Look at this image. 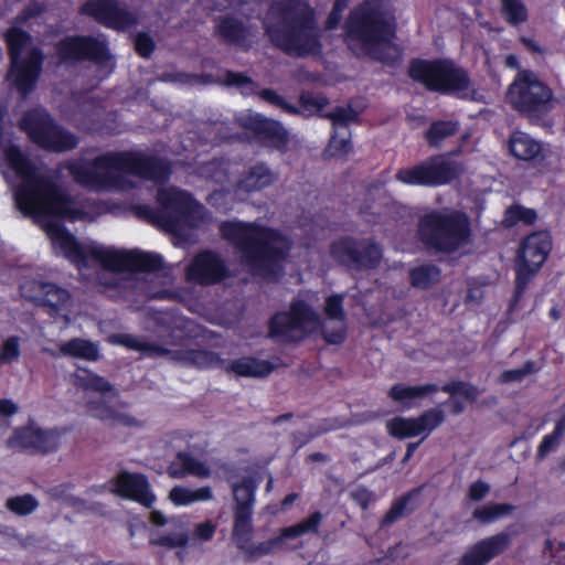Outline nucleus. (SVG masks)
Listing matches in <instances>:
<instances>
[{"label":"nucleus","instance_id":"f257e3e1","mask_svg":"<svg viewBox=\"0 0 565 565\" xmlns=\"http://www.w3.org/2000/svg\"><path fill=\"white\" fill-rule=\"evenodd\" d=\"M67 169L76 182L94 190L149 189L148 182L159 184L169 174L167 164L136 152H110L93 162L75 160Z\"/></svg>","mask_w":565,"mask_h":565},{"label":"nucleus","instance_id":"f03ea898","mask_svg":"<svg viewBox=\"0 0 565 565\" xmlns=\"http://www.w3.org/2000/svg\"><path fill=\"white\" fill-rule=\"evenodd\" d=\"M347 41L358 55L394 63L401 49L394 42L395 22L386 0H367L355 9L347 24Z\"/></svg>","mask_w":565,"mask_h":565},{"label":"nucleus","instance_id":"7ed1b4c3","mask_svg":"<svg viewBox=\"0 0 565 565\" xmlns=\"http://www.w3.org/2000/svg\"><path fill=\"white\" fill-rule=\"evenodd\" d=\"M221 232L238 249L250 271L264 278L277 275L280 260L289 249L288 241L279 233L238 221L223 223Z\"/></svg>","mask_w":565,"mask_h":565},{"label":"nucleus","instance_id":"20e7f679","mask_svg":"<svg viewBox=\"0 0 565 565\" xmlns=\"http://www.w3.org/2000/svg\"><path fill=\"white\" fill-rule=\"evenodd\" d=\"M264 26L270 40L290 54L313 53L319 47L313 13L303 1L275 2L264 19Z\"/></svg>","mask_w":565,"mask_h":565},{"label":"nucleus","instance_id":"39448f33","mask_svg":"<svg viewBox=\"0 0 565 565\" xmlns=\"http://www.w3.org/2000/svg\"><path fill=\"white\" fill-rule=\"evenodd\" d=\"M160 209L156 221L166 231L183 238L188 231L203 225L209 220L204 206L194 201L191 195L177 188L158 190Z\"/></svg>","mask_w":565,"mask_h":565},{"label":"nucleus","instance_id":"423d86ee","mask_svg":"<svg viewBox=\"0 0 565 565\" xmlns=\"http://www.w3.org/2000/svg\"><path fill=\"white\" fill-rule=\"evenodd\" d=\"M423 241L430 247L446 253L466 252L469 245L467 217L459 212H431L419 225Z\"/></svg>","mask_w":565,"mask_h":565},{"label":"nucleus","instance_id":"0eeeda50","mask_svg":"<svg viewBox=\"0 0 565 565\" xmlns=\"http://www.w3.org/2000/svg\"><path fill=\"white\" fill-rule=\"evenodd\" d=\"M75 385L87 399L92 415L109 425L137 426L138 419L124 409L107 405L106 399L117 395V391L103 377L88 372L75 374Z\"/></svg>","mask_w":565,"mask_h":565},{"label":"nucleus","instance_id":"6e6552de","mask_svg":"<svg viewBox=\"0 0 565 565\" xmlns=\"http://www.w3.org/2000/svg\"><path fill=\"white\" fill-rule=\"evenodd\" d=\"M409 74L430 89L450 93L461 98H475L466 73L450 62L416 61L412 64Z\"/></svg>","mask_w":565,"mask_h":565},{"label":"nucleus","instance_id":"1a4fd4ad","mask_svg":"<svg viewBox=\"0 0 565 565\" xmlns=\"http://www.w3.org/2000/svg\"><path fill=\"white\" fill-rule=\"evenodd\" d=\"M11 54V71L9 79L21 92L32 89L41 67V55L33 47L31 38L18 29H11L7 34Z\"/></svg>","mask_w":565,"mask_h":565},{"label":"nucleus","instance_id":"9d476101","mask_svg":"<svg viewBox=\"0 0 565 565\" xmlns=\"http://www.w3.org/2000/svg\"><path fill=\"white\" fill-rule=\"evenodd\" d=\"M21 128L38 146L52 151H66L77 145V139L55 126L44 109L29 111L21 120Z\"/></svg>","mask_w":565,"mask_h":565},{"label":"nucleus","instance_id":"9b49d317","mask_svg":"<svg viewBox=\"0 0 565 565\" xmlns=\"http://www.w3.org/2000/svg\"><path fill=\"white\" fill-rule=\"evenodd\" d=\"M320 321L312 308L303 301H295L290 311L277 313L270 323V334L286 341L300 340L320 327Z\"/></svg>","mask_w":565,"mask_h":565},{"label":"nucleus","instance_id":"f8f14e48","mask_svg":"<svg viewBox=\"0 0 565 565\" xmlns=\"http://www.w3.org/2000/svg\"><path fill=\"white\" fill-rule=\"evenodd\" d=\"M460 169L444 156L427 159L412 168L401 169L396 179L406 185L439 186L454 180Z\"/></svg>","mask_w":565,"mask_h":565},{"label":"nucleus","instance_id":"ddd939ff","mask_svg":"<svg viewBox=\"0 0 565 565\" xmlns=\"http://www.w3.org/2000/svg\"><path fill=\"white\" fill-rule=\"evenodd\" d=\"M20 291L24 298L50 307L54 315L62 317L65 321L71 320L74 302L66 289L53 284L24 280L20 285Z\"/></svg>","mask_w":565,"mask_h":565},{"label":"nucleus","instance_id":"4468645a","mask_svg":"<svg viewBox=\"0 0 565 565\" xmlns=\"http://www.w3.org/2000/svg\"><path fill=\"white\" fill-rule=\"evenodd\" d=\"M551 247V237L546 232L534 233L524 239L516 262L518 288H523L527 279L541 268Z\"/></svg>","mask_w":565,"mask_h":565},{"label":"nucleus","instance_id":"2eb2a0df","mask_svg":"<svg viewBox=\"0 0 565 565\" xmlns=\"http://www.w3.org/2000/svg\"><path fill=\"white\" fill-rule=\"evenodd\" d=\"M552 98V92L544 86L529 71L519 72L514 82L510 85L508 99L519 110L526 111L537 105L546 104Z\"/></svg>","mask_w":565,"mask_h":565},{"label":"nucleus","instance_id":"dca6fc26","mask_svg":"<svg viewBox=\"0 0 565 565\" xmlns=\"http://www.w3.org/2000/svg\"><path fill=\"white\" fill-rule=\"evenodd\" d=\"M443 420V411L433 408L416 418L395 417L387 422L386 427L390 434L397 438L426 437L439 426Z\"/></svg>","mask_w":565,"mask_h":565},{"label":"nucleus","instance_id":"f3484780","mask_svg":"<svg viewBox=\"0 0 565 565\" xmlns=\"http://www.w3.org/2000/svg\"><path fill=\"white\" fill-rule=\"evenodd\" d=\"M61 430L41 429L34 424H30L22 429L14 431L8 439V445L12 448H34L42 451H49L56 448L61 440Z\"/></svg>","mask_w":565,"mask_h":565},{"label":"nucleus","instance_id":"a211bd4d","mask_svg":"<svg viewBox=\"0 0 565 565\" xmlns=\"http://www.w3.org/2000/svg\"><path fill=\"white\" fill-rule=\"evenodd\" d=\"M63 60L87 57L96 63L108 65V52L104 40L90 38H68L58 46Z\"/></svg>","mask_w":565,"mask_h":565},{"label":"nucleus","instance_id":"6ab92c4d","mask_svg":"<svg viewBox=\"0 0 565 565\" xmlns=\"http://www.w3.org/2000/svg\"><path fill=\"white\" fill-rule=\"evenodd\" d=\"M332 255L339 262L356 267L371 268L376 266L382 253L379 246L367 245L362 250L358 249L355 243L351 239H341L332 246Z\"/></svg>","mask_w":565,"mask_h":565},{"label":"nucleus","instance_id":"aec40b11","mask_svg":"<svg viewBox=\"0 0 565 565\" xmlns=\"http://www.w3.org/2000/svg\"><path fill=\"white\" fill-rule=\"evenodd\" d=\"M83 11L107 26L125 30L134 19L126 9L113 0H94L84 4Z\"/></svg>","mask_w":565,"mask_h":565},{"label":"nucleus","instance_id":"412c9836","mask_svg":"<svg viewBox=\"0 0 565 565\" xmlns=\"http://www.w3.org/2000/svg\"><path fill=\"white\" fill-rule=\"evenodd\" d=\"M111 490L122 498L134 500L150 508L156 497L151 492L149 483L143 475L122 472L113 482Z\"/></svg>","mask_w":565,"mask_h":565},{"label":"nucleus","instance_id":"4be33fe9","mask_svg":"<svg viewBox=\"0 0 565 565\" xmlns=\"http://www.w3.org/2000/svg\"><path fill=\"white\" fill-rule=\"evenodd\" d=\"M217 469L216 461L203 460L194 457L186 451L177 454L174 460L168 468V473L171 478L183 479L188 476H193L200 479L212 478Z\"/></svg>","mask_w":565,"mask_h":565},{"label":"nucleus","instance_id":"5701e85b","mask_svg":"<svg viewBox=\"0 0 565 565\" xmlns=\"http://www.w3.org/2000/svg\"><path fill=\"white\" fill-rule=\"evenodd\" d=\"M225 276L222 260L213 253L199 254L188 266L186 278L201 284L215 282Z\"/></svg>","mask_w":565,"mask_h":565},{"label":"nucleus","instance_id":"b1692460","mask_svg":"<svg viewBox=\"0 0 565 565\" xmlns=\"http://www.w3.org/2000/svg\"><path fill=\"white\" fill-rule=\"evenodd\" d=\"M237 121L242 127L262 136L275 147L282 145L287 138L285 129L277 121L269 120L259 114L243 111L237 116Z\"/></svg>","mask_w":565,"mask_h":565},{"label":"nucleus","instance_id":"393cba45","mask_svg":"<svg viewBox=\"0 0 565 565\" xmlns=\"http://www.w3.org/2000/svg\"><path fill=\"white\" fill-rule=\"evenodd\" d=\"M510 544V537L505 533L484 539L470 547L462 556L460 565H484Z\"/></svg>","mask_w":565,"mask_h":565},{"label":"nucleus","instance_id":"a878e982","mask_svg":"<svg viewBox=\"0 0 565 565\" xmlns=\"http://www.w3.org/2000/svg\"><path fill=\"white\" fill-rule=\"evenodd\" d=\"M324 311L327 316L322 323L324 339L329 343H341L344 340L347 331L341 297L331 296L327 298Z\"/></svg>","mask_w":565,"mask_h":565},{"label":"nucleus","instance_id":"bb28decb","mask_svg":"<svg viewBox=\"0 0 565 565\" xmlns=\"http://www.w3.org/2000/svg\"><path fill=\"white\" fill-rule=\"evenodd\" d=\"M358 117V113L352 108H338L330 114V118L333 121L337 130L331 137L328 154L331 157H340L350 151L349 134L345 129V125L352 122Z\"/></svg>","mask_w":565,"mask_h":565},{"label":"nucleus","instance_id":"cd10ccee","mask_svg":"<svg viewBox=\"0 0 565 565\" xmlns=\"http://www.w3.org/2000/svg\"><path fill=\"white\" fill-rule=\"evenodd\" d=\"M439 388L435 384H425V385H405V384H396L391 387L388 392V396L393 402L398 404L401 407L405 409H411L413 407L418 406V403L422 398L426 396H430L438 392Z\"/></svg>","mask_w":565,"mask_h":565},{"label":"nucleus","instance_id":"c85d7f7f","mask_svg":"<svg viewBox=\"0 0 565 565\" xmlns=\"http://www.w3.org/2000/svg\"><path fill=\"white\" fill-rule=\"evenodd\" d=\"M274 181V174L264 164H257L249 169L244 179L236 184L235 196L242 199L243 193L258 191Z\"/></svg>","mask_w":565,"mask_h":565},{"label":"nucleus","instance_id":"c756f323","mask_svg":"<svg viewBox=\"0 0 565 565\" xmlns=\"http://www.w3.org/2000/svg\"><path fill=\"white\" fill-rule=\"evenodd\" d=\"M510 153L520 160H532L543 150L540 141L523 131H515L509 140Z\"/></svg>","mask_w":565,"mask_h":565},{"label":"nucleus","instance_id":"7c9ffc66","mask_svg":"<svg viewBox=\"0 0 565 565\" xmlns=\"http://www.w3.org/2000/svg\"><path fill=\"white\" fill-rule=\"evenodd\" d=\"M169 500L175 507H185L195 502H204L213 499V491L210 487L189 488L175 486L169 491Z\"/></svg>","mask_w":565,"mask_h":565},{"label":"nucleus","instance_id":"2f4dec72","mask_svg":"<svg viewBox=\"0 0 565 565\" xmlns=\"http://www.w3.org/2000/svg\"><path fill=\"white\" fill-rule=\"evenodd\" d=\"M449 394V404L454 414L461 413L466 405L472 403L479 395L476 387L466 383H450L443 387Z\"/></svg>","mask_w":565,"mask_h":565},{"label":"nucleus","instance_id":"473e14b6","mask_svg":"<svg viewBox=\"0 0 565 565\" xmlns=\"http://www.w3.org/2000/svg\"><path fill=\"white\" fill-rule=\"evenodd\" d=\"M258 483L259 479H256L254 476H244L239 481L233 483V493L237 508L252 510L254 492Z\"/></svg>","mask_w":565,"mask_h":565},{"label":"nucleus","instance_id":"72a5a7b5","mask_svg":"<svg viewBox=\"0 0 565 565\" xmlns=\"http://www.w3.org/2000/svg\"><path fill=\"white\" fill-rule=\"evenodd\" d=\"M60 351L70 356L96 360L98 358V348L95 343L85 339H73L60 344Z\"/></svg>","mask_w":565,"mask_h":565},{"label":"nucleus","instance_id":"f704fd0d","mask_svg":"<svg viewBox=\"0 0 565 565\" xmlns=\"http://www.w3.org/2000/svg\"><path fill=\"white\" fill-rule=\"evenodd\" d=\"M109 342L113 344H119L129 349L141 351L147 354H163L168 352V350L159 345L145 342L141 339H138L131 334L126 333L110 335Z\"/></svg>","mask_w":565,"mask_h":565},{"label":"nucleus","instance_id":"c9c22d12","mask_svg":"<svg viewBox=\"0 0 565 565\" xmlns=\"http://www.w3.org/2000/svg\"><path fill=\"white\" fill-rule=\"evenodd\" d=\"M409 276L414 287L427 289L440 280V270L434 265H419L411 270Z\"/></svg>","mask_w":565,"mask_h":565},{"label":"nucleus","instance_id":"e433bc0d","mask_svg":"<svg viewBox=\"0 0 565 565\" xmlns=\"http://www.w3.org/2000/svg\"><path fill=\"white\" fill-rule=\"evenodd\" d=\"M231 370L242 376H264L271 370L265 361H258L252 358H244L232 363Z\"/></svg>","mask_w":565,"mask_h":565},{"label":"nucleus","instance_id":"4c0bfd02","mask_svg":"<svg viewBox=\"0 0 565 565\" xmlns=\"http://www.w3.org/2000/svg\"><path fill=\"white\" fill-rule=\"evenodd\" d=\"M218 29L223 38L237 44H245V40L249 35V30L233 18L224 19Z\"/></svg>","mask_w":565,"mask_h":565},{"label":"nucleus","instance_id":"58836bf2","mask_svg":"<svg viewBox=\"0 0 565 565\" xmlns=\"http://www.w3.org/2000/svg\"><path fill=\"white\" fill-rule=\"evenodd\" d=\"M252 510L245 508H237L235 513L234 523V537L241 548H246L248 535L250 531L249 520Z\"/></svg>","mask_w":565,"mask_h":565},{"label":"nucleus","instance_id":"ea45409f","mask_svg":"<svg viewBox=\"0 0 565 565\" xmlns=\"http://www.w3.org/2000/svg\"><path fill=\"white\" fill-rule=\"evenodd\" d=\"M457 131V124L454 121L434 122L426 132V139L431 146H439L446 138Z\"/></svg>","mask_w":565,"mask_h":565},{"label":"nucleus","instance_id":"a19ab883","mask_svg":"<svg viewBox=\"0 0 565 565\" xmlns=\"http://www.w3.org/2000/svg\"><path fill=\"white\" fill-rule=\"evenodd\" d=\"M511 511L512 507L509 504L491 503L486 507L476 509L473 516L483 523H491L509 514Z\"/></svg>","mask_w":565,"mask_h":565},{"label":"nucleus","instance_id":"79ce46f5","mask_svg":"<svg viewBox=\"0 0 565 565\" xmlns=\"http://www.w3.org/2000/svg\"><path fill=\"white\" fill-rule=\"evenodd\" d=\"M189 542V535L184 530H175L166 535L152 534L150 543L168 548L183 547Z\"/></svg>","mask_w":565,"mask_h":565},{"label":"nucleus","instance_id":"37998d69","mask_svg":"<svg viewBox=\"0 0 565 565\" xmlns=\"http://www.w3.org/2000/svg\"><path fill=\"white\" fill-rule=\"evenodd\" d=\"M502 12L508 22L518 24L527 19V9L521 0H502Z\"/></svg>","mask_w":565,"mask_h":565},{"label":"nucleus","instance_id":"c03bdc74","mask_svg":"<svg viewBox=\"0 0 565 565\" xmlns=\"http://www.w3.org/2000/svg\"><path fill=\"white\" fill-rule=\"evenodd\" d=\"M565 433V414L556 423L552 434L546 435L539 447V457L544 458L550 451L556 448L559 444L561 437Z\"/></svg>","mask_w":565,"mask_h":565},{"label":"nucleus","instance_id":"a18cd8bd","mask_svg":"<svg viewBox=\"0 0 565 565\" xmlns=\"http://www.w3.org/2000/svg\"><path fill=\"white\" fill-rule=\"evenodd\" d=\"M6 505L18 515H26L38 508V501L32 495L24 494L9 498Z\"/></svg>","mask_w":565,"mask_h":565},{"label":"nucleus","instance_id":"49530a36","mask_svg":"<svg viewBox=\"0 0 565 565\" xmlns=\"http://www.w3.org/2000/svg\"><path fill=\"white\" fill-rule=\"evenodd\" d=\"M20 344L19 337L11 335L4 339L0 348V362L12 363L17 361L21 353Z\"/></svg>","mask_w":565,"mask_h":565},{"label":"nucleus","instance_id":"de8ad7c7","mask_svg":"<svg viewBox=\"0 0 565 565\" xmlns=\"http://www.w3.org/2000/svg\"><path fill=\"white\" fill-rule=\"evenodd\" d=\"M319 522H320V515L313 514L306 521H303L295 526L285 529L281 534L280 541H285L289 537H295V536L301 535L303 533L315 531L317 529Z\"/></svg>","mask_w":565,"mask_h":565},{"label":"nucleus","instance_id":"09e8293b","mask_svg":"<svg viewBox=\"0 0 565 565\" xmlns=\"http://www.w3.org/2000/svg\"><path fill=\"white\" fill-rule=\"evenodd\" d=\"M182 361L199 367H211L217 364V358L206 351H190L182 356Z\"/></svg>","mask_w":565,"mask_h":565},{"label":"nucleus","instance_id":"8fccbe9b","mask_svg":"<svg viewBox=\"0 0 565 565\" xmlns=\"http://www.w3.org/2000/svg\"><path fill=\"white\" fill-rule=\"evenodd\" d=\"M232 169L233 166L228 162L214 161L204 168V173H206L216 183H221L228 177Z\"/></svg>","mask_w":565,"mask_h":565},{"label":"nucleus","instance_id":"3c124183","mask_svg":"<svg viewBox=\"0 0 565 565\" xmlns=\"http://www.w3.org/2000/svg\"><path fill=\"white\" fill-rule=\"evenodd\" d=\"M233 194L230 190L221 189L215 190L210 196L209 202L221 211H227L232 209Z\"/></svg>","mask_w":565,"mask_h":565},{"label":"nucleus","instance_id":"603ef678","mask_svg":"<svg viewBox=\"0 0 565 565\" xmlns=\"http://www.w3.org/2000/svg\"><path fill=\"white\" fill-rule=\"evenodd\" d=\"M507 218L509 222L522 221L526 224H531L536 218V213L531 209L523 206H512L507 211Z\"/></svg>","mask_w":565,"mask_h":565},{"label":"nucleus","instance_id":"864d4df0","mask_svg":"<svg viewBox=\"0 0 565 565\" xmlns=\"http://www.w3.org/2000/svg\"><path fill=\"white\" fill-rule=\"evenodd\" d=\"M226 85L239 88L242 94L249 95L254 92L253 82L242 74L228 73L225 79Z\"/></svg>","mask_w":565,"mask_h":565},{"label":"nucleus","instance_id":"5fc2aeb1","mask_svg":"<svg viewBox=\"0 0 565 565\" xmlns=\"http://www.w3.org/2000/svg\"><path fill=\"white\" fill-rule=\"evenodd\" d=\"M17 405L10 399L0 398V438L7 433L9 417L17 413Z\"/></svg>","mask_w":565,"mask_h":565},{"label":"nucleus","instance_id":"6e6d98bb","mask_svg":"<svg viewBox=\"0 0 565 565\" xmlns=\"http://www.w3.org/2000/svg\"><path fill=\"white\" fill-rule=\"evenodd\" d=\"M216 530V525L212 521H203L196 524L192 532L194 541L206 542L212 540Z\"/></svg>","mask_w":565,"mask_h":565},{"label":"nucleus","instance_id":"4d7b16f0","mask_svg":"<svg viewBox=\"0 0 565 565\" xmlns=\"http://www.w3.org/2000/svg\"><path fill=\"white\" fill-rule=\"evenodd\" d=\"M534 371H535L534 364L532 362H526L525 365L521 369L509 370V371L503 372L500 375V381L502 383L519 382L525 375H527Z\"/></svg>","mask_w":565,"mask_h":565},{"label":"nucleus","instance_id":"13d9d810","mask_svg":"<svg viewBox=\"0 0 565 565\" xmlns=\"http://www.w3.org/2000/svg\"><path fill=\"white\" fill-rule=\"evenodd\" d=\"M347 7H348L347 0H337L334 2L333 10L330 13L328 21H327L328 29H333L339 24V22L341 20V14L345 10Z\"/></svg>","mask_w":565,"mask_h":565},{"label":"nucleus","instance_id":"bf43d9fd","mask_svg":"<svg viewBox=\"0 0 565 565\" xmlns=\"http://www.w3.org/2000/svg\"><path fill=\"white\" fill-rule=\"evenodd\" d=\"M136 50L141 56H148L153 50L152 40L145 34H140L136 39Z\"/></svg>","mask_w":565,"mask_h":565},{"label":"nucleus","instance_id":"052dcab7","mask_svg":"<svg viewBox=\"0 0 565 565\" xmlns=\"http://www.w3.org/2000/svg\"><path fill=\"white\" fill-rule=\"evenodd\" d=\"M489 492V486L482 481H477L471 484L469 489V497L471 500H481Z\"/></svg>","mask_w":565,"mask_h":565},{"label":"nucleus","instance_id":"680f3d73","mask_svg":"<svg viewBox=\"0 0 565 565\" xmlns=\"http://www.w3.org/2000/svg\"><path fill=\"white\" fill-rule=\"evenodd\" d=\"M352 498L362 507L366 508L369 502L371 501V493L364 488H356L352 492Z\"/></svg>","mask_w":565,"mask_h":565},{"label":"nucleus","instance_id":"e2e57ef3","mask_svg":"<svg viewBox=\"0 0 565 565\" xmlns=\"http://www.w3.org/2000/svg\"><path fill=\"white\" fill-rule=\"evenodd\" d=\"M302 99H303L305 104H311L317 109H322L324 107V105L327 104V100L323 97L308 96V97H303Z\"/></svg>","mask_w":565,"mask_h":565},{"label":"nucleus","instance_id":"0e129e2a","mask_svg":"<svg viewBox=\"0 0 565 565\" xmlns=\"http://www.w3.org/2000/svg\"><path fill=\"white\" fill-rule=\"evenodd\" d=\"M151 523L158 526L167 523V518L160 511H152L150 514Z\"/></svg>","mask_w":565,"mask_h":565},{"label":"nucleus","instance_id":"69168bd1","mask_svg":"<svg viewBox=\"0 0 565 565\" xmlns=\"http://www.w3.org/2000/svg\"><path fill=\"white\" fill-rule=\"evenodd\" d=\"M406 502H398L396 503L391 512L387 514V521H393L394 519H396L397 516H399L403 512V509H404V505H405Z\"/></svg>","mask_w":565,"mask_h":565},{"label":"nucleus","instance_id":"338daca9","mask_svg":"<svg viewBox=\"0 0 565 565\" xmlns=\"http://www.w3.org/2000/svg\"><path fill=\"white\" fill-rule=\"evenodd\" d=\"M262 97L271 104H280L281 103L279 96L275 92L269 90V89L263 90Z\"/></svg>","mask_w":565,"mask_h":565},{"label":"nucleus","instance_id":"774afa93","mask_svg":"<svg viewBox=\"0 0 565 565\" xmlns=\"http://www.w3.org/2000/svg\"><path fill=\"white\" fill-rule=\"evenodd\" d=\"M521 42L532 52L542 53L540 45L533 40L527 38H521Z\"/></svg>","mask_w":565,"mask_h":565}]
</instances>
